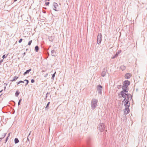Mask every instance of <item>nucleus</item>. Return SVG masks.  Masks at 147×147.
I'll list each match as a JSON object with an SVG mask.
<instances>
[{
  "instance_id": "1",
  "label": "nucleus",
  "mask_w": 147,
  "mask_h": 147,
  "mask_svg": "<svg viewBox=\"0 0 147 147\" xmlns=\"http://www.w3.org/2000/svg\"><path fill=\"white\" fill-rule=\"evenodd\" d=\"M122 96L124 98L122 104L124 106L129 107L130 105L129 101L131 99V95L128 94V91H121L120 93Z\"/></svg>"
},
{
  "instance_id": "2",
  "label": "nucleus",
  "mask_w": 147,
  "mask_h": 147,
  "mask_svg": "<svg viewBox=\"0 0 147 147\" xmlns=\"http://www.w3.org/2000/svg\"><path fill=\"white\" fill-rule=\"evenodd\" d=\"M130 82L128 80H125L124 82V84L122 87L123 90L121 91H128L127 87L130 84Z\"/></svg>"
},
{
  "instance_id": "3",
  "label": "nucleus",
  "mask_w": 147,
  "mask_h": 147,
  "mask_svg": "<svg viewBox=\"0 0 147 147\" xmlns=\"http://www.w3.org/2000/svg\"><path fill=\"white\" fill-rule=\"evenodd\" d=\"M97 103V100L96 99H93L92 101L91 107L92 109H94L96 107Z\"/></svg>"
},
{
  "instance_id": "4",
  "label": "nucleus",
  "mask_w": 147,
  "mask_h": 147,
  "mask_svg": "<svg viewBox=\"0 0 147 147\" xmlns=\"http://www.w3.org/2000/svg\"><path fill=\"white\" fill-rule=\"evenodd\" d=\"M102 37V35L101 34H99L97 38V42L98 44H100L102 40L101 38Z\"/></svg>"
},
{
  "instance_id": "5",
  "label": "nucleus",
  "mask_w": 147,
  "mask_h": 147,
  "mask_svg": "<svg viewBox=\"0 0 147 147\" xmlns=\"http://www.w3.org/2000/svg\"><path fill=\"white\" fill-rule=\"evenodd\" d=\"M126 107L125 109L124 110V112L125 114H127L129 111V107L127 106H125Z\"/></svg>"
},
{
  "instance_id": "6",
  "label": "nucleus",
  "mask_w": 147,
  "mask_h": 147,
  "mask_svg": "<svg viewBox=\"0 0 147 147\" xmlns=\"http://www.w3.org/2000/svg\"><path fill=\"white\" fill-rule=\"evenodd\" d=\"M97 89L98 91V92L100 94H101L102 92V87L100 85H98L97 86Z\"/></svg>"
},
{
  "instance_id": "7",
  "label": "nucleus",
  "mask_w": 147,
  "mask_h": 147,
  "mask_svg": "<svg viewBox=\"0 0 147 147\" xmlns=\"http://www.w3.org/2000/svg\"><path fill=\"white\" fill-rule=\"evenodd\" d=\"M58 7V5L56 3H54L53 4V9L55 11H57V7Z\"/></svg>"
},
{
  "instance_id": "8",
  "label": "nucleus",
  "mask_w": 147,
  "mask_h": 147,
  "mask_svg": "<svg viewBox=\"0 0 147 147\" xmlns=\"http://www.w3.org/2000/svg\"><path fill=\"white\" fill-rule=\"evenodd\" d=\"M132 75L129 73H127L125 76V77L126 79H129L131 76Z\"/></svg>"
},
{
  "instance_id": "9",
  "label": "nucleus",
  "mask_w": 147,
  "mask_h": 147,
  "mask_svg": "<svg viewBox=\"0 0 147 147\" xmlns=\"http://www.w3.org/2000/svg\"><path fill=\"white\" fill-rule=\"evenodd\" d=\"M18 78V77H17L16 76H15L14 77L13 79L11 80V81L12 82H13L15 81Z\"/></svg>"
},
{
  "instance_id": "10",
  "label": "nucleus",
  "mask_w": 147,
  "mask_h": 147,
  "mask_svg": "<svg viewBox=\"0 0 147 147\" xmlns=\"http://www.w3.org/2000/svg\"><path fill=\"white\" fill-rule=\"evenodd\" d=\"M31 69H30L29 70H27L24 73V75H25L27 74H28L29 73V72L31 71Z\"/></svg>"
},
{
  "instance_id": "11",
  "label": "nucleus",
  "mask_w": 147,
  "mask_h": 147,
  "mask_svg": "<svg viewBox=\"0 0 147 147\" xmlns=\"http://www.w3.org/2000/svg\"><path fill=\"white\" fill-rule=\"evenodd\" d=\"M15 143V144H16L19 142V140L17 138H16L14 140Z\"/></svg>"
},
{
  "instance_id": "12",
  "label": "nucleus",
  "mask_w": 147,
  "mask_h": 147,
  "mask_svg": "<svg viewBox=\"0 0 147 147\" xmlns=\"http://www.w3.org/2000/svg\"><path fill=\"white\" fill-rule=\"evenodd\" d=\"M106 74V72L105 71H103L102 73V76L103 77L105 76Z\"/></svg>"
},
{
  "instance_id": "13",
  "label": "nucleus",
  "mask_w": 147,
  "mask_h": 147,
  "mask_svg": "<svg viewBox=\"0 0 147 147\" xmlns=\"http://www.w3.org/2000/svg\"><path fill=\"white\" fill-rule=\"evenodd\" d=\"M120 68L122 70H123L125 69V67L123 65H122L120 67Z\"/></svg>"
},
{
  "instance_id": "14",
  "label": "nucleus",
  "mask_w": 147,
  "mask_h": 147,
  "mask_svg": "<svg viewBox=\"0 0 147 147\" xmlns=\"http://www.w3.org/2000/svg\"><path fill=\"white\" fill-rule=\"evenodd\" d=\"M35 50L37 52L38 50V47L37 46H36L35 47Z\"/></svg>"
},
{
  "instance_id": "15",
  "label": "nucleus",
  "mask_w": 147,
  "mask_h": 147,
  "mask_svg": "<svg viewBox=\"0 0 147 147\" xmlns=\"http://www.w3.org/2000/svg\"><path fill=\"white\" fill-rule=\"evenodd\" d=\"M50 104V102H49L48 104H47L45 108L46 109H48V107H49V104Z\"/></svg>"
},
{
  "instance_id": "16",
  "label": "nucleus",
  "mask_w": 147,
  "mask_h": 147,
  "mask_svg": "<svg viewBox=\"0 0 147 147\" xmlns=\"http://www.w3.org/2000/svg\"><path fill=\"white\" fill-rule=\"evenodd\" d=\"M19 94V93L18 92H16L15 93V95L16 96H18Z\"/></svg>"
},
{
  "instance_id": "17",
  "label": "nucleus",
  "mask_w": 147,
  "mask_h": 147,
  "mask_svg": "<svg viewBox=\"0 0 147 147\" xmlns=\"http://www.w3.org/2000/svg\"><path fill=\"white\" fill-rule=\"evenodd\" d=\"M32 40H30L28 42V45H31V43L32 42Z\"/></svg>"
},
{
  "instance_id": "18",
  "label": "nucleus",
  "mask_w": 147,
  "mask_h": 147,
  "mask_svg": "<svg viewBox=\"0 0 147 147\" xmlns=\"http://www.w3.org/2000/svg\"><path fill=\"white\" fill-rule=\"evenodd\" d=\"M24 81H26V82H27V83L26 84V85H27L28 84V82H29V81H28V80H24Z\"/></svg>"
},
{
  "instance_id": "19",
  "label": "nucleus",
  "mask_w": 147,
  "mask_h": 147,
  "mask_svg": "<svg viewBox=\"0 0 147 147\" xmlns=\"http://www.w3.org/2000/svg\"><path fill=\"white\" fill-rule=\"evenodd\" d=\"M49 3V2H46L45 4L46 5H48Z\"/></svg>"
},
{
  "instance_id": "20",
  "label": "nucleus",
  "mask_w": 147,
  "mask_h": 147,
  "mask_svg": "<svg viewBox=\"0 0 147 147\" xmlns=\"http://www.w3.org/2000/svg\"><path fill=\"white\" fill-rule=\"evenodd\" d=\"M22 38H21V39H20V40L19 41V43L21 42H22Z\"/></svg>"
},
{
  "instance_id": "21",
  "label": "nucleus",
  "mask_w": 147,
  "mask_h": 147,
  "mask_svg": "<svg viewBox=\"0 0 147 147\" xmlns=\"http://www.w3.org/2000/svg\"><path fill=\"white\" fill-rule=\"evenodd\" d=\"M34 79H32L31 80V82L32 83H34Z\"/></svg>"
},
{
  "instance_id": "22",
  "label": "nucleus",
  "mask_w": 147,
  "mask_h": 147,
  "mask_svg": "<svg viewBox=\"0 0 147 147\" xmlns=\"http://www.w3.org/2000/svg\"><path fill=\"white\" fill-rule=\"evenodd\" d=\"M6 57H5V55H3V59H4L5 58H6Z\"/></svg>"
},
{
  "instance_id": "23",
  "label": "nucleus",
  "mask_w": 147,
  "mask_h": 147,
  "mask_svg": "<svg viewBox=\"0 0 147 147\" xmlns=\"http://www.w3.org/2000/svg\"><path fill=\"white\" fill-rule=\"evenodd\" d=\"M19 82H20V83H24V81H19Z\"/></svg>"
},
{
  "instance_id": "24",
  "label": "nucleus",
  "mask_w": 147,
  "mask_h": 147,
  "mask_svg": "<svg viewBox=\"0 0 147 147\" xmlns=\"http://www.w3.org/2000/svg\"><path fill=\"white\" fill-rule=\"evenodd\" d=\"M20 102H20V101H19V102H18V105H20Z\"/></svg>"
},
{
  "instance_id": "25",
  "label": "nucleus",
  "mask_w": 147,
  "mask_h": 147,
  "mask_svg": "<svg viewBox=\"0 0 147 147\" xmlns=\"http://www.w3.org/2000/svg\"><path fill=\"white\" fill-rule=\"evenodd\" d=\"M54 76H55V74H54L53 75V76H52V77H54Z\"/></svg>"
},
{
  "instance_id": "26",
  "label": "nucleus",
  "mask_w": 147,
  "mask_h": 147,
  "mask_svg": "<svg viewBox=\"0 0 147 147\" xmlns=\"http://www.w3.org/2000/svg\"><path fill=\"white\" fill-rule=\"evenodd\" d=\"M17 83V84H18H18H20V82H18Z\"/></svg>"
},
{
  "instance_id": "27",
  "label": "nucleus",
  "mask_w": 147,
  "mask_h": 147,
  "mask_svg": "<svg viewBox=\"0 0 147 147\" xmlns=\"http://www.w3.org/2000/svg\"><path fill=\"white\" fill-rule=\"evenodd\" d=\"M22 100V99L20 98L19 101H20V102H21V101Z\"/></svg>"
},
{
  "instance_id": "28",
  "label": "nucleus",
  "mask_w": 147,
  "mask_h": 147,
  "mask_svg": "<svg viewBox=\"0 0 147 147\" xmlns=\"http://www.w3.org/2000/svg\"><path fill=\"white\" fill-rule=\"evenodd\" d=\"M17 0H14V1H16Z\"/></svg>"
},
{
  "instance_id": "29",
  "label": "nucleus",
  "mask_w": 147,
  "mask_h": 147,
  "mask_svg": "<svg viewBox=\"0 0 147 147\" xmlns=\"http://www.w3.org/2000/svg\"><path fill=\"white\" fill-rule=\"evenodd\" d=\"M1 138H0V139H1Z\"/></svg>"
}]
</instances>
